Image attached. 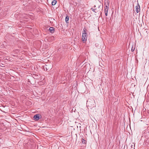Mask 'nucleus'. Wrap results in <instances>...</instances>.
Instances as JSON below:
<instances>
[{
  "mask_svg": "<svg viewBox=\"0 0 149 149\" xmlns=\"http://www.w3.org/2000/svg\"><path fill=\"white\" fill-rule=\"evenodd\" d=\"M104 7V11L105 15H107V13L108 9L109 8V1L108 0L105 1Z\"/></svg>",
  "mask_w": 149,
  "mask_h": 149,
  "instance_id": "1",
  "label": "nucleus"
},
{
  "mask_svg": "<svg viewBox=\"0 0 149 149\" xmlns=\"http://www.w3.org/2000/svg\"><path fill=\"white\" fill-rule=\"evenodd\" d=\"M86 34V29H84L83 30L82 38V40L83 42H85L87 40Z\"/></svg>",
  "mask_w": 149,
  "mask_h": 149,
  "instance_id": "2",
  "label": "nucleus"
},
{
  "mask_svg": "<svg viewBox=\"0 0 149 149\" xmlns=\"http://www.w3.org/2000/svg\"><path fill=\"white\" fill-rule=\"evenodd\" d=\"M94 100H91V101H87V104H88V106L90 107L91 108H92L95 106V104H91V103H93Z\"/></svg>",
  "mask_w": 149,
  "mask_h": 149,
  "instance_id": "3",
  "label": "nucleus"
},
{
  "mask_svg": "<svg viewBox=\"0 0 149 149\" xmlns=\"http://www.w3.org/2000/svg\"><path fill=\"white\" fill-rule=\"evenodd\" d=\"M39 116V114H36L34 116L33 118L36 120H38L40 119Z\"/></svg>",
  "mask_w": 149,
  "mask_h": 149,
  "instance_id": "4",
  "label": "nucleus"
},
{
  "mask_svg": "<svg viewBox=\"0 0 149 149\" xmlns=\"http://www.w3.org/2000/svg\"><path fill=\"white\" fill-rule=\"evenodd\" d=\"M140 10V6L139 5L138 6H136V11L137 13H139Z\"/></svg>",
  "mask_w": 149,
  "mask_h": 149,
  "instance_id": "5",
  "label": "nucleus"
},
{
  "mask_svg": "<svg viewBox=\"0 0 149 149\" xmlns=\"http://www.w3.org/2000/svg\"><path fill=\"white\" fill-rule=\"evenodd\" d=\"M49 30L50 32L52 33H54V28L52 27H51L49 28Z\"/></svg>",
  "mask_w": 149,
  "mask_h": 149,
  "instance_id": "6",
  "label": "nucleus"
},
{
  "mask_svg": "<svg viewBox=\"0 0 149 149\" xmlns=\"http://www.w3.org/2000/svg\"><path fill=\"white\" fill-rule=\"evenodd\" d=\"M57 1L56 0H54L52 2V5L54 6L55 5Z\"/></svg>",
  "mask_w": 149,
  "mask_h": 149,
  "instance_id": "7",
  "label": "nucleus"
},
{
  "mask_svg": "<svg viewBox=\"0 0 149 149\" xmlns=\"http://www.w3.org/2000/svg\"><path fill=\"white\" fill-rule=\"evenodd\" d=\"M92 10L95 13H97L98 12V11L96 9H94L93 8H91Z\"/></svg>",
  "mask_w": 149,
  "mask_h": 149,
  "instance_id": "8",
  "label": "nucleus"
},
{
  "mask_svg": "<svg viewBox=\"0 0 149 149\" xmlns=\"http://www.w3.org/2000/svg\"><path fill=\"white\" fill-rule=\"evenodd\" d=\"M69 17L68 16H67L65 18V21L66 22H67L69 20Z\"/></svg>",
  "mask_w": 149,
  "mask_h": 149,
  "instance_id": "9",
  "label": "nucleus"
},
{
  "mask_svg": "<svg viewBox=\"0 0 149 149\" xmlns=\"http://www.w3.org/2000/svg\"><path fill=\"white\" fill-rule=\"evenodd\" d=\"M82 142L84 143H86V141H85L84 139H82Z\"/></svg>",
  "mask_w": 149,
  "mask_h": 149,
  "instance_id": "10",
  "label": "nucleus"
},
{
  "mask_svg": "<svg viewBox=\"0 0 149 149\" xmlns=\"http://www.w3.org/2000/svg\"><path fill=\"white\" fill-rule=\"evenodd\" d=\"M135 49V47L133 48V47H132V49H131V51L132 52H133Z\"/></svg>",
  "mask_w": 149,
  "mask_h": 149,
  "instance_id": "11",
  "label": "nucleus"
},
{
  "mask_svg": "<svg viewBox=\"0 0 149 149\" xmlns=\"http://www.w3.org/2000/svg\"><path fill=\"white\" fill-rule=\"evenodd\" d=\"M149 141V140H147V141H146V142H148Z\"/></svg>",
  "mask_w": 149,
  "mask_h": 149,
  "instance_id": "12",
  "label": "nucleus"
}]
</instances>
